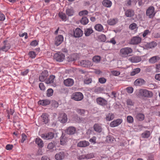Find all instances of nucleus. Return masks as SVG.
Instances as JSON below:
<instances>
[{
    "label": "nucleus",
    "mask_w": 160,
    "mask_h": 160,
    "mask_svg": "<svg viewBox=\"0 0 160 160\" xmlns=\"http://www.w3.org/2000/svg\"><path fill=\"white\" fill-rule=\"evenodd\" d=\"M132 52V50L129 47H125L120 50L119 55L122 57L126 58L130 56Z\"/></svg>",
    "instance_id": "f257e3e1"
},
{
    "label": "nucleus",
    "mask_w": 160,
    "mask_h": 160,
    "mask_svg": "<svg viewBox=\"0 0 160 160\" xmlns=\"http://www.w3.org/2000/svg\"><path fill=\"white\" fill-rule=\"evenodd\" d=\"M139 94L142 96L149 98L152 97L153 95L151 91L143 89L139 90Z\"/></svg>",
    "instance_id": "f03ea898"
},
{
    "label": "nucleus",
    "mask_w": 160,
    "mask_h": 160,
    "mask_svg": "<svg viewBox=\"0 0 160 160\" xmlns=\"http://www.w3.org/2000/svg\"><path fill=\"white\" fill-rule=\"evenodd\" d=\"M154 8L153 6L149 7L147 9L146 14L149 18H152L155 15V12L154 11Z\"/></svg>",
    "instance_id": "7ed1b4c3"
},
{
    "label": "nucleus",
    "mask_w": 160,
    "mask_h": 160,
    "mask_svg": "<svg viewBox=\"0 0 160 160\" xmlns=\"http://www.w3.org/2000/svg\"><path fill=\"white\" fill-rule=\"evenodd\" d=\"M3 45L0 47V52H6L11 48V44L7 40H5L3 42Z\"/></svg>",
    "instance_id": "20e7f679"
},
{
    "label": "nucleus",
    "mask_w": 160,
    "mask_h": 160,
    "mask_svg": "<svg viewBox=\"0 0 160 160\" xmlns=\"http://www.w3.org/2000/svg\"><path fill=\"white\" fill-rule=\"evenodd\" d=\"M79 64L81 66L85 68H89L93 65V63L91 61L86 60L80 61Z\"/></svg>",
    "instance_id": "39448f33"
},
{
    "label": "nucleus",
    "mask_w": 160,
    "mask_h": 160,
    "mask_svg": "<svg viewBox=\"0 0 160 160\" xmlns=\"http://www.w3.org/2000/svg\"><path fill=\"white\" fill-rule=\"evenodd\" d=\"M64 54L60 52L55 53L54 56V59L57 61L62 62L65 58Z\"/></svg>",
    "instance_id": "423d86ee"
},
{
    "label": "nucleus",
    "mask_w": 160,
    "mask_h": 160,
    "mask_svg": "<svg viewBox=\"0 0 160 160\" xmlns=\"http://www.w3.org/2000/svg\"><path fill=\"white\" fill-rule=\"evenodd\" d=\"M72 98L76 101L81 100L83 98L82 93L80 92H76L72 95Z\"/></svg>",
    "instance_id": "0eeeda50"
},
{
    "label": "nucleus",
    "mask_w": 160,
    "mask_h": 160,
    "mask_svg": "<svg viewBox=\"0 0 160 160\" xmlns=\"http://www.w3.org/2000/svg\"><path fill=\"white\" fill-rule=\"evenodd\" d=\"M141 38L139 36L133 37L131 39L130 43L132 45L138 44L141 42Z\"/></svg>",
    "instance_id": "6e6552de"
},
{
    "label": "nucleus",
    "mask_w": 160,
    "mask_h": 160,
    "mask_svg": "<svg viewBox=\"0 0 160 160\" xmlns=\"http://www.w3.org/2000/svg\"><path fill=\"white\" fill-rule=\"evenodd\" d=\"M48 75V72L47 70H44L42 71L39 76V81L43 82L46 80Z\"/></svg>",
    "instance_id": "1a4fd4ad"
},
{
    "label": "nucleus",
    "mask_w": 160,
    "mask_h": 160,
    "mask_svg": "<svg viewBox=\"0 0 160 160\" xmlns=\"http://www.w3.org/2000/svg\"><path fill=\"white\" fill-rule=\"evenodd\" d=\"M58 119L60 122L63 123H65L68 121V117L67 114L65 113H62L59 114Z\"/></svg>",
    "instance_id": "9d476101"
},
{
    "label": "nucleus",
    "mask_w": 160,
    "mask_h": 160,
    "mask_svg": "<svg viewBox=\"0 0 160 160\" xmlns=\"http://www.w3.org/2000/svg\"><path fill=\"white\" fill-rule=\"evenodd\" d=\"M64 38L62 35L56 36L55 40V44L57 46L59 45L63 41Z\"/></svg>",
    "instance_id": "9b49d317"
},
{
    "label": "nucleus",
    "mask_w": 160,
    "mask_h": 160,
    "mask_svg": "<svg viewBox=\"0 0 160 160\" xmlns=\"http://www.w3.org/2000/svg\"><path fill=\"white\" fill-rule=\"evenodd\" d=\"M66 155L64 152H61L56 153L55 156V158L56 160H62L65 157Z\"/></svg>",
    "instance_id": "f8f14e48"
},
{
    "label": "nucleus",
    "mask_w": 160,
    "mask_h": 160,
    "mask_svg": "<svg viewBox=\"0 0 160 160\" xmlns=\"http://www.w3.org/2000/svg\"><path fill=\"white\" fill-rule=\"evenodd\" d=\"M73 35L74 37L79 38L81 37L83 34L82 30L79 28H77L74 31Z\"/></svg>",
    "instance_id": "ddd939ff"
},
{
    "label": "nucleus",
    "mask_w": 160,
    "mask_h": 160,
    "mask_svg": "<svg viewBox=\"0 0 160 160\" xmlns=\"http://www.w3.org/2000/svg\"><path fill=\"white\" fill-rule=\"evenodd\" d=\"M122 121V119H118L111 122L110 126L111 127H114L119 125Z\"/></svg>",
    "instance_id": "4468645a"
},
{
    "label": "nucleus",
    "mask_w": 160,
    "mask_h": 160,
    "mask_svg": "<svg viewBox=\"0 0 160 160\" xmlns=\"http://www.w3.org/2000/svg\"><path fill=\"white\" fill-rule=\"evenodd\" d=\"M96 102L98 104L103 106L107 104V101L101 97L97 98L96 99Z\"/></svg>",
    "instance_id": "2eb2a0df"
},
{
    "label": "nucleus",
    "mask_w": 160,
    "mask_h": 160,
    "mask_svg": "<svg viewBox=\"0 0 160 160\" xmlns=\"http://www.w3.org/2000/svg\"><path fill=\"white\" fill-rule=\"evenodd\" d=\"M54 134L53 132H49L42 135V137L46 140L52 139L54 137Z\"/></svg>",
    "instance_id": "dca6fc26"
},
{
    "label": "nucleus",
    "mask_w": 160,
    "mask_h": 160,
    "mask_svg": "<svg viewBox=\"0 0 160 160\" xmlns=\"http://www.w3.org/2000/svg\"><path fill=\"white\" fill-rule=\"evenodd\" d=\"M76 131V128L70 126L68 127L66 129L67 133L69 135H73L74 134Z\"/></svg>",
    "instance_id": "f3484780"
},
{
    "label": "nucleus",
    "mask_w": 160,
    "mask_h": 160,
    "mask_svg": "<svg viewBox=\"0 0 160 160\" xmlns=\"http://www.w3.org/2000/svg\"><path fill=\"white\" fill-rule=\"evenodd\" d=\"M160 60L159 56H155L151 58L148 60L149 62L151 64H154L158 62Z\"/></svg>",
    "instance_id": "a211bd4d"
},
{
    "label": "nucleus",
    "mask_w": 160,
    "mask_h": 160,
    "mask_svg": "<svg viewBox=\"0 0 160 160\" xmlns=\"http://www.w3.org/2000/svg\"><path fill=\"white\" fill-rule=\"evenodd\" d=\"M74 81L71 78H68L64 81V84L66 86L70 87L72 86L74 84Z\"/></svg>",
    "instance_id": "6ab92c4d"
},
{
    "label": "nucleus",
    "mask_w": 160,
    "mask_h": 160,
    "mask_svg": "<svg viewBox=\"0 0 160 160\" xmlns=\"http://www.w3.org/2000/svg\"><path fill=\"white\" fill-rule=\"evenodd\" d=\"M145 81L142 79L138 78L136 79L134 82V84L136 86H142L145 84Z\"/></svg>",
    "instance_id": "aec40b11"
},
{
    "label": "nucleus",
    "mask_w": 160,
    "mask_h": 160,
    "mask_svg": "<svg viewBox=\"0 0 160 160\" xmlns=\"http://www.w3.org/2000/svg\"><path fill=\"white\" fill-rule=\"evenodd\" d=\"M35 143L39 148H42L44 146L43 141L40 138H37L35 140Z\"/></svg>",
    "instance_id": "412c9836"
},
{
    "label": "nucleus",
    "mask_w": 160,
    "mask_h": 160,
    "mask_svg": "<svg viewBox=\"0 0 160 160\" xmlns=\"http://www.w3.org/2000/svg\"><path fill=\"white\" fill-rule=\"evenodd\" d=\"M48 115L47 113H44L41 116L42 118V121L44 124H47L49 121Z\"/></svg>",
    "instance_id": "4be33fe9"
},
{
    "label": "nucleus",
    "mask_w": 160,
    "mask_h": 160,
    "mask_svg": "<svg viewBox=\"0 0 160 160\" xmlns=\"http://www.w3.org/2000/svg\"><path fill=\"white\" fill-rule=\"evenodd\" d=\"M66 14L69 17L72 16L74 13V11L72 7H70L67 8L66 10Z\"/></svg>",
    "instance_id": "5701e85b"
},
{
    "label": "nucleus",
    "mask_w": 160,
    "mask_h": 160,
    "mask_svg": "<svg viewBox=\"0 0 160 160\" xmlns=\"http://www.w3.org/2000/svg\"><path fill=\"white\" fill-rule=\"evenodd\" d=\"M93 129L94 131L98 132H101L102 130L101 125L98 123H95L93 126Z\"/></svg>",
    "instance_id": "b1692460"
},
{
    "label": "nucleus",
    "mask_w": 160,
    "mask_h": 160,
    "mask_svg": "<svg viewBox=\"0 0 160 160\" xmlns=\"http://www.w3.org/2000/svg\"><path fill=\"white\" fill-rule=\"evenodd\" d=\"M89 143L86 141H81L79 142L78 144V146L80 147H85L88 146Z\"/></svg>",
    "instance_id": "393cba45"
},
{
    "label": "nucleus",
    "mask_w": 160,
    "mask_h": 160,
    "mask_svg": "<svg viewBox=\"0 0 160 160\" xmlns=\"http://www.w3.org/2000/svg\"><path fill=\"white\" fill-rule=\"evenodd\" d=\"M157 45V43L155 42H152L148 43H147L145 45V47L147 49L152 48H155Z\"/></svg>",
    "instance_id": "a878e982"
},
{
    "label": "nucleus",
    "mask_w": 160,
    "mask_h": 160,
    "mask_svg": "<svg viewBox=\"0 0 160 160\" xmlns=\"http://www.w3.org/2000/svg\"><path fill=\"white\" fill-rule=\"evenodd\" d=\"M50 103V101L47 99L40 100L38 102V104L43 106H46L49 105Z\"/></svg>",
    "instance_id": "bb28decb"
},
{
    "label": "nucleus",
    "mask_w": 160,
    "mask_h": 160,
    "mask_svg": "<svg viewBox=\"0 0 160 160\" xmlns=\"http://www.w3.org/2000/svg\"><path fill=\"white\" fill-rule=\"evenodd\" d=\"M134 14V11L131 9H128L126 10L125 14L127 17H131L133 16Z\"/></svg>",
    "instance_id": "cd10ccee"
},
{
    "label": "nucleus",
    "mask_w": 160,
    "mask_h": 160,
    "mask_svg": "<svg viewBox=\"0 0 160 160\" xmlns=\"http://www.w3.org/2000/svg\"><path fill=\"white\" fill-rule=\"evenodd\" d=\"M94 28L96 31L100 32H102L104 30L103 26L100 24L95 25Z\"/></svg>",
    "instance_id": "c85d7f7f"
},
{
    "label": "nucleus",
    "mask_w": 160,
    "mask_h": 160,
    "mask_svg": "<svg viewBox=\"0 0 160 160\" xmlns=\"http://www.w3.org/2000/svg\"><path fill=\"white\" fill-rule=\"evenodd\" d=\"M129 60L132 62H138L141 61V58L138 57H133L130 58Z\"/></svg>",
    "instance_id": "c756f323"
},
{
    "label": "nucleus",
    "mask_w": 160,
    "mask_h": 160,
    "mask_svg": "<svg viewBox=\"0 0 160 160\" xmlns=\"http://www.w3.org/2000/svg\"><path fill=\"white\" fill-rule=\"evenodd\" d=\"M103 5L107 7H110L112 5V2L109 0H104L102 2Z\"/></svg>",
    "instance_id": "7c9ffc66"
},
{
    "label": "nucleus",
    "mask_w": 160,
    "mask_h": 160,
    "mask_svg": "<svg viewBox=\"0 0 160 160\" xmlns=\"http://www.w3.org/2000/svg\"><path fill=\"white\" fill-rule=\"evenodd\" d=\"M136 118L138 120L142 121L144 119L145 116L142 113H137L136 115Z\"/></svg>",
    "instance_id": "2f4dec72"
},
{
    "label": "nucleus",
    "mask_w": 160,
    "mask_h": 160,
    "mask_svg": "<svg viewBox=\"0 0 160 160\" xmlns=\"http://www.w3.org/2000/svg\"><path fill=\"white\" fill-rule=\"evenodd\" d=\"M55 78V77L53 75H50L46 81L45 82L47 84H50L53 83Z\"/></svg>",
    "instance_id": "473e14b6"
},
{
    "label": "nucleus",
    "mask_w": 160,
    "mask_h": 160,
    "mask_svg": "<svg viewBox=\"0 0 160 160\" xmlns=\"http://www.w3.org/2000/svg\"><path fill=\"white\" fill-rule=\"evenodd\" d=\"M93 30L92 28H88L85 30L84 34L86 36H88L93 32Z\"/></svg>",
    "instance_id": "72a5a7b5"
},
{
    "label": "nucleus",
    "mask_w": 160,
    "mask_h": 160,
    "mask_svg": "<svg viewBox=\"0 0 160 160\" xmlns=\"http://www.w3.org/2000/svg\"><path fill=\"white\" fill-rule=\"evenodd\" d=\"M58 16L62 20L65 21L67 20V17L66 15L62 12H59Z\"/></svg>",
    "instance_id": "f704fd0d"
},
{
    "label": "nucleus",
    "mask_w": 160,
    "mask_h": 160,
    "mask_svg": "<svg viewBox=\"0 0 160 160\" xmlns=\"http://www.w3.org/2000/svg\"><path fill=\"white\" fill-rule=\"evenodd\" d=\"M114 118V115L112 113H109L106 116V119L107 121H110Z\"/></svg>",
    "instance_id": "c9c22d12"
},
{
    "label": "nucleus",
    "mask_w": 160,
    "mask_h": 160,
    "mask_svg": "<svg viewBox=\"0 0 160 160\" xmlns=\"http://www.w3.org/2000/svg\"><path fill=\"white\" fill-rule=\"evenodd\" d=\"M101 57L99 56H95L93 57L92 58L93 62L96 63H99Z\"/></svg>",
    "instance_id": "e433bc0d"
},
{
    "label": "nucleus",
    "mask_w": 160,
    "mask_h": 160,
    "mask_svg": "<svg viewBox=\"0 0 160 160\" xmlns=\"http://www.w3.org/2000/svg\"><path fill=\"white\" fill-rule=\"evenodd\" d=\"M141 71L139 68H137L133 70L132 71L131 73V75L133 76L139 73Z\"/></svg>",
    "instance_id": "4c0bfd02"
},
{
    "label": "nucleus",
    "mask_w": 160,
    "mask_h": 160,
    "mask_svg": "<svg viewBox=\"0 0 160 160\" xmlns=\"http://www.w3.org/2000/svg\"><path fill=\"white\" fill-rule=\"evenodd\" d=\"M117 19H110L108 21V23L109 25H113L116 23L117 22Z\"/></svg>",
    "instance_id": "58836bf2"
},
{
    "label": "nucleus",
    "mask_w": 160,
    "mask_h": 160,
    "mask_svg": "<svg viewBox=\"0 0 160 160\" xmlns=\"http://www.w3.org/2000/svg\"><path fill=\"white\" fill-rule=\"evenodd\" d=\"M80 22L82 24L85 25L88 22V20L87 17H83L81 19Z\"/></svg>",
    "instance_id": "ea45409f"
},
{
    "label": "nucleus",
    "mask_w": 160,
    "mask_h": 160,
    "mask_svg": "<svg viewBox=\"0 0 160 160\" xmlns=\"http://www.w3.org/2000/svg\"><path fill=\"white\" fill-rule=\"evenodd\" d=\"M78 58V56L76 53L72 54L69 58V61L71 62L76 60Z\"/></svg>",
    "instance_id": "a19ab883"
},
{
    "label": "nucleus",
    "mask_w": 160,
    "mask_h": 160,
    "mask_svg": "<svg viewBox=\"0 0 160 160\" xmlns=\"http://www.w3.org/2000/svg\"><path fill=\"white\" fill-rule=\"evenodd\" d=\"M76 110L77 113L79 114L82 116H84V115L85 112V111L84 110L78 108L76 109Z\"/></svg>",
    "instance_id": "79ce46f5"
},
{
    "label": "nucleus",
    "mask_w": 160,
    "mask_h": 160,
    "mask_svg": "<svg viewBox=\"0 0 160 160\" xmlns=\"http://www.w3.org/2000/svg\"><path fill=\"white\" fill-rule=\"evenodd\" d=\"M99 39L101 42H105L106 40L105 35L103 34H102L99 36Z\"/></svg>",
    "instance_id": "37998d69"
},
{
    "label": "nucleus",
    "mask_w": 160,
    "mask_h": 160,
    "mask_svg": "<svg viewBox=\"0 0 160 160\" xmlns=\"http://www.w3.org/2000/svg\"><path fill=\"white\" fill-rule=\"evenodd\" d=\"M127 104L128 106H133L134 104V102L130 99H128L126 100Z\"/></svg>",
    "instance_id": "c03bdc74"
},
{
    "label": "nucleus",
    "mask_w": 160,
    "mask_h": 160,
    "mask_svg": "<svg viewBox=\"0 0 160 160\" xmlns=\"http://www.w3.org/2000/svg\"><path fill=\"white\" fill-rule=\"evenodd\" d=\"M150 134V131H146L142 134V136L143 138H148Z\"/></svg>",
    "instance_id": "a18cd8bd"
},
{
    "label": "nucleus",
    "mask_w": 160,
    "mask_h": 160,
    "mask_svg": "<svg viewBox=\"0 0 160 160\" xmlns=\"http://www.w3.org/2000/svg\"><path fill=\"white\" fill-rule=\"evenodd\" d=\"M53 90L51 88L48 89L47 91V96L50 97L53 95Z\"/></svg>",
    "instance_id": "49530a36"
},
{
    "label": "nucleus",
    "mask_w": 160,
    "mask_h": 160,
    "mask_svg": "<svg viewBox=\"0 0 160 160\" xmlns=\"http://www.w3.org/2000/svg\"><path fill=\"white\" fill-rule=\"evenodd\" d=\"M86 159H88L92 158L94 157V154L93 153L85 154Z\"/></svg>",
    "instance_id": "de8ad7c7"
},
{
    "label": "nucleus",
    "mask_w": 160,
    "mask_h": 160,
    "mask_svg": "<svg viewBox=\"0 0 160 160\" xmlns=\"http://www.w3.org/2000/svg\"><path fill=\"white\" fill-rule=\"evenodd\" d=\"M28 55H29L30 58H35L36 54V53L33 51L29 52L28 53Z\"/></svg>",
    "instance_id": "09e8293b"
},
{
    "label": "nucleus",
    "mask_w": 160,
    "mask_h": 160,
    "mask_svg": "<svg viewBox=\"0 0 160 160\" xmlns=\"http://www.w3.org/2000/svg\"><path fill=\"white\" fill-rule=\"evenodd\" d=\"M67 142V139L63 137L60 138V142L61 145H64Z\"/></svg>",
    "instance_id": "8fccbe9b"
},
{
    "label": "nucleus",
    "mask_w": 160,
    "mask_h": 160,
    "mask_svg": "<svg viewBox=\"0 0 160 160\" xmlns=\"http://www.w3.org/2000/svg\"><path fill=\"white\" fill-rule=\"evenodd\" d=\"M128 122L129 123H132L134 121L133 117L131 116H128L127 117Z\"/></svg>",
    "instance_id": "3c124183"
},
{
    "label": "nucleus",
    "mask_w": 160,
    "mask_h": 160,
    "mask_svg": "<svg viewBox=\"0 0 160 160\" xmlns=\"http://www.w3.org/2000/svg\"><path fill=\"white\" fill-rule=\"evenodd\" d=\"M88 13V12L87 10H83L80 12L79 13V15L80 16H82L84 15H87Z\"/></svg>",
    "instance_id": "603ef678"
},
{
    "label": "nucleus",
    "mask_w": 160,
    "mask_h": 160,
    "mask_svg": "<svg viewBox=\"0 0 160 160\" xmlns=\"http://www.w3.org/2000/svg\"><path fill=\"white\" fill-rule=\"evenodd\" d=\"M55 146V143L51 142L48 144L47 148L48 149H52Z\"/></svg>",
    "instance_id": "864d4df0"
},
{
    "label": "nucleus",
    "mask_w": 160,
    "mask_h": 160,
    "mask_svg": "<svg viewBox=\"0 0 160 160\" xmlns=\"http://www.w3.org/2000/svg\"><path fill=\"white\" fill-rule=\"evenodd\" d=\"M137 28V25L135 23L131 24L129 26V28L131 30H134Z\"/></svg>",
    "instance_id": "5fc2aeb1"
},
{
    "label": "nucleus",
    "mask_w": 160,
    "mask_h": 160,
    "mask_svg": "<svg viewBox=\"0 0 160 160\" xmlns=\"http://www.w3.org/2000/svg\"><path fill=\"white\" fill-rule=\"evenodd\" d=\"M127 92L128 93H132L133 90V88L132 87H128L126 89Z\"/></svg>",
    "instance_id": "6e6d98bb"
},
{
    "label": "nucleus",
    "mask_w": 160,
    "mask_h": 160,
    "mask_svg": "<svg viewBox=\"0 0 160 160\" xmlns=\"http://www.w3.org/2000/svg\"><path fill=\"white\" fill-rule=\"evenodd\" d=\"M27 138V136L25 133H22V139L21 141V143H23L24 141L26 140Z\"/></svg>",
    "instance_id": "4d7b16f0"
},
{
    "label": "nucleus",
    "mask_w": 160,
    "mask_h": 160,
    "mask_svg": "<svg viewBox=\"0 0 160 160\" xmlns=\"http://www.w3.org/2000/svg\"><path fill=\"white\" fill-rule=\"evenodd\" d=\"M92 82V79L90 78H86L84 81V84H88Z\"/></svg>",
    "instance_id": "13d9d810"
},
{
    "label": "nucleus",
    "mask_w": 160,
    "mask_h": 160,
    "mask_svg": "<svg viewBox=\"0 0 160 160\" xmlns=\"http://www.w3.org/2000/svg\"><path fill=\"white\" fill-rule=\"evenodd\" d=\"M29 70L28 69H27L25 70H24L23 71H22L21 72V75L22 76H24L27 74L29 72Z\"/></svg>",
    "instance_id": "bf43d9fd"
},
{
    "label": "nucleus",
    "mask_w": 160,
    "mask_h": 160,
    "mask_svg": "<svg viewBox=\"0 0 160 160\" xmlns=\"http://www.w3.org/2000/svg\"><path fill=\"white\" fill-rule=\"evenodd\" d=\"M106 81V79L104 78H101L99 79V82L102 84L104 83Z\"/></svg>",
    "instance_id": "052dcab7"
},
{
    "label": "nucleus",
    "mask_w": 160,
    "mask_h": 160,
    "mask_svg": "<svg viewBox=\"0 0 160 160\" xmlns=\"http://www.w3.org/2000/svg\"><path fill=\"white\" fill-rule=\"evenodd\" d=\"M150 32L148 30H145L144 32L142 34V36L143 38H145L147 35H148L149 34H150Z\"/></svg>",
    "instance_id": "680f3d73"
},
{
    "label": "nucleus",
    "mask_w": 160,
    "mask_h": 160,
    "mask_svg": "<svg viewBox=\"0 0 160 160\" xmlns=\"http://www.w3.org/2000/svg\"><path fill=\"white\" fill-rule=\"evenodd\" d=\"M111 73L112 75L115 76H118L120 74V72L119 71L115 70L112 71Z\"/></svg>",
    "instance_id": "e2e57ef3"
},
{
    "label": "nucleus",
    "mask_w": 160,
    "mask_h": 160,
    "mask_svg": "<svg viewBox=\"0 0 160 160\" xmlns=\"http://www.w3.org/2000/svg\"><path fill=\"white\" fill-rule=\"evenodd\" d=\"M39 88L41 90L44 91L45 89V87L44 84L42 82L40 83Z\"/></svg>",
    "instance_id": "0e129e2a"
},
{
    "label": "nucleus",
    "mask_w": 160,
    "mask_h": 160,
    "mask_svg": "<svg viewBox=\"0 0 160 160\" xmlns=\"http://www.w3.org/2000/svg\"><path fill=\"white\" fill-rule=\"evenodd\" d=\"M13 145L11 144H8L6 146V149L8 150H12L13 148Z\"/></svg>",
    "instance_id": "69168bd1"
},
{
    "label": "nucleus",
    "mask_w": 160,
    "mask_h": 160,
    "mask_svg": "<svg viewBox=\"0 0 160 160\" xmlns=\"http://www.w3.org/2000/svg\"><path fill=\"white\" fill-rule=\"evenodd\" d=\"M5 19V15L0 12V21H3Z\"/></svg>",
    "instance_id": "338daca9"
},
{
    "label": "nucleus",
    "mask_w": 160,
    "mask_h": 160,
    "mask_svg": "<svg viewBox=\"0 0 160 160\" xmlns=\"http://www.w3.org/2000/svg\"><path fill=\"white\" fill-rule=\"evenodd\" d=\"M38 44V42L36 40L32 41L30 43V45L32 46H36Z\"/></svg>",
    "instance_id": "774afa93"
}]
</instances>
